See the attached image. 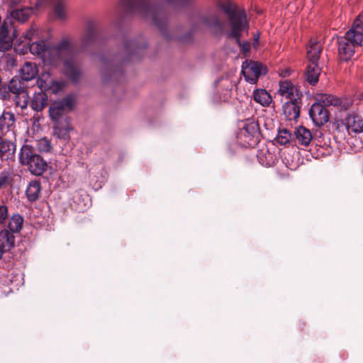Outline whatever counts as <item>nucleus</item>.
<instances>
[{"label": "nucleus", "mask_w": 363, "mask_h": 363, "mask_svg": "<svg viewBox=\"0 0 363 363\" xmlns=\"http://www.w3.org/2000/svg\"><path fill=\"white\" fill-rule=\"evenodd\" d=\"M27 47L33 55H38L45 65L57 66L63 62L66 77L74 83L79 82L82 75L81 65L68 40H62L55 46H50L48 40H37Z\"/></svg>", "instance_id": "nucleus-1"}, {"label": "nucleus", "mask_w": 363, "mask_h": 363, "mask_svg": "<svg viewBox=\"0 0 363 363\" xmlns=\"http://www.w3.org/2000/svg\"><path fill=\"white\" fill-rule=\"evenodd\" d=\"M192 0H121L118 9L126 15H139L145 21L157 27L167 38V13L164 6L182 7Z\"/></svg>", "instance_id": "nucleus-2"}, {"label": "nucleus", "mask_w": 363, "mask_h": 363, "mask_svg": "<svg viewBox=\"0 0 363 363\" xmlns=\"http://www.w3.org/2000/svg\"><path fill=\"white\" fill-rule=\"evenodd\" d=\"M355 45H363V11L355 18L351 28L338 43V52L343 61L352 58Z\"/></svg>", "instance_id": "nucleus-3"}, {"label": "nucleus", "mask_w": 363, "mask_h": 363, "mask_svg": "<svg viewBox=\"0 0 363 363\" xmlns=\"http://www.w3.org/2000/svg\"><path fill=\"white\" fill-rule=\"evenodd\" d=\"M219 6L228 16L231 35L238 38L241 30H248L249 26L247 16L243 9H239L230 0L220 3Z\"/></svg>", "instance_id": "nucleus-4"}, {"label": "nucleus", "mask_w": 363, "mask_h": 363, "mask_svg": "<svg viewBox=\"0 0 363 363\" xmlns=\"http://www.w3.org/2000/svg\"><path fill=\"white\" fill-rule=\"evenodd\" d=\"M40 92L35 93L30 101V107L35 111H42L47 105L48 96L43 91H50L56 94L61 89L60 84L52 79L49 73L43 74L37 80Z\"/></svg>", "instance_id": "nucleus-5"}, {"label": "nucleus", "mask_w": 363, "mask_h": 363, "mask_svg": "<svg viewBox=\"0 0 363 363\" xmlns=\"http://www.w3.org/2000/svg\"><path fill=\"white\" fill-rule=\"evenodd\" d=\"M19 160L22 164L28 166L30 173L34 175L40 176L47 170V162L28 145L22 147Z\"/></svg>", "instance_id": "nucleus-6"}, {"label": "nucleus", "mask_w": 363, "mask_h": 363, "mask_svg": "<svg viewBox=\"0 0 363 363\" xmlns=\"http://www.w3.org/2000/svg\"><path fill=\"white\" fill-rule=\"evenodd\" d=\"M10 91L12 94V101H15L17 106L24 109L28 104V91L25 82L19 78H13L9 82Z\"/></svg>", "instance_id": "nucleus-7"}, {"label": "nucleus", "mask_w": 363, "mask_h": 363, "mask_svg": "<svg viewBox=\"0 0 363 363\" xmlns=\"http://www.w3.org/2000/svg\"><path fill=\"white\" fill-rule=\"evenodd\" d=\"M99 39V31L96 23L93 20L86 22L84 30L80 36L79 45L85 50L95 45Z\"/></svg>", "instance_id": "nucleus-8"}, {"label": "nucleus", "mask_w": 363, "mask_h": 363, "mask_svg": "<svg viewBox=\"0 0 363 363\" xmlns=\"http://www.w3.org/2000/svg\"><path fill=\"white\" fill-rule=\"evenodd\" d=\"M74 105V99L67 96L60 101H54L49 108L51 119L59 123V121L68 112L72 110Z\"/></svg>", "instance_id": "nucleus-9"}, {"label": "nucleus", "mask_w": 363, "mask_h": 363, "mask_svg": "<svg viewBox=\"0 0 363 363\" xmlns=\"http://www.w3.org/2000/svg\"><path fill=\"white\" fill-rule=\"evenodd\" d=\"M242 73L247 82L256 84L258 78L267 73V67L260 62L246 60L242 64Z\"/></svg>", "instance_id": "nucleus-10"}, {"label": "nucleus", "mask_w": 363, "mask_h": 363, "mask_svg": "<svg viewBox=\"0 0 363 363\" xmlns=\"http://www.w3.org/2000/svg\"><path fill=\"white\" fill-rule=\"evenodd\" d=\"M191 21L195 23V28H201L206 26L209 28L222 31L223 25L216 13H209L207 15L194 14L191 17Z\"/></svg>", "instance_id": "nucleus-11"}, {"label": "nucleus", "mask_w": 363, "mask_h": 363, "mask_svg": "<svg viewBox=\"0 0 363 363\" xmlns=\"http://www.w3.org/2000/svg\"><path fill=\"white\" fill-rule=\"evenodd\" d=\"M259 135V125L252 119L246 120L240 130V138L244 137L245 142L249 145L255 144Z\"/></svg>", "instance_id": "nucleus-12"}, {"label": "nucleus", "mask_w": 363, "mask_h": 363, "mask_svg": "<svg viewBox=\"0 0 363 363\" xmlns=\"http://www.w3.org/2000/svg\"><path fill=\"white\" fill-rule=\"evenodd\" d=\"M147 44L142 38L127 40L124 43V50L127 60H138Z\"/></svg>", "instance_id": "nucleus-13"}, {"label": "nucleus", "mask_w": 363, "mask_h": 363, "mask_svg": "<svg viewBox=\"0 0 363 363\" xmlns=\"http://www.w3.org/2000/svg\"><path fill=\"white\" fill-rule=\"evenodd\" d=\"M309 115L313 123L318 126L323 125L329 119L328 110L318 102L311 106Z\"/></svg>", "instance_id": "nucleus-14"}, {"label": "nucleus", "mask_w": 363, "mask_h": 363, "mask_svg": "<svg viewBox=\"0 0 363 363\" xmlns=\"http://www.w3.org/2000/svg\"><path fill=\"white\" fill-rule=\"evenodd\" d=\"M342 123L349 133H361L363 132V118L357 114H348L342 120Z\"/></svg>", "instance_id": "nucleus-15"}, {"label": "nucleus", "mask_w": 363, "mask_h": 363, "mask_svg": "<svg viewBox=\"0 0 363 363\" xmlns=\"http://www.w3.org/2000/svg\"><path fill=\"white\" fill-rule=\"evenodd\" d=\"M11 21H4L0 26V51L5 52L11 48L13 39L9 36Z\"/></svg>", "instance_id": "nucleus-16"}, {"label": "nucleus", "mask_w": 363, "mask_h": 363, "mask_svg": "<svg viewBox=\"0 0 363 363\" xmlns=\"http://www.w3.org/2000/svg\"><path fill=\"white\" fill-rule=\"evenodd\" d=\"M321 68L318 63L310 62L306 66L304 78L310 85H315L319 79Z\"/></svg>", "instance_id": "nucleus-17"}, {"label": "nucleus", "mask_w": 363, "mask_h": 363, "mask_svg": "<svg viewBox=\"0 0 363 363\" xmlns=\"http://www.w3.org/2000/svg\"><path fill=\"white\" fill-rule=\"evenodd\" d=\"M298 99H291L283 106V111L289 121L296 120L300 115V106Z\"/></svg>", "instance_id": "nucleus-18"}, {"label": "nucleus", "mask_w": 363, "mask_h": 363, "mask_svg": "<svg viewBox=\"0 0 363 363\" xmlns=\"http://www.w3.org/2000/svg\"><path fill=\"white\" fill-rule=\"evenodd\" d=\"M15 238L12 235L7 229H4L0 231V259L2 255L13 247Z\"/></svg>", "instance_id": "nucleus-19"}, {"label": "nucleus", "mask_w": 363, "mask_h": 363, "mask_svg": "<svg viewBox=\"0 0 363 363\" xmlns=\"http://www.w3.org/2000/svg\"><path fill=\"white\" fill-rule=\"evenodd\" d=\"M38 73V69L35 63L26 62L21 68L20 74L21 80L23 82H28L36 77Z\"/></svg>", "instance_id": "nucleus-20"}, {"label": "nucleus", "mask_w": 363, "mask_h": 363, "mask_svg": "<svg viewBox=\"0 0 363 363\" xmlns=\"http://www.w3.org/2000/svg\"><path fill=\"white\" fill-rule=\"evenodd\" d=\"M15 150L16 145L12 142L0 138V158L2 161L11 160Z\"/></svg>", "instance_id": "nucleus-21"}, {"label": "nucleus", "mask_w": 363, "mask_h": 363, "mask_svg": "<svg viewBox=\"0 0 363 363\" xmlns=\"http://www.w3.org/2000/svg\"><path fill=\"white\" fill-rule=\"evenodd\" d=\"M279 93L286 99H296L297 89L292 84L290 81L284 80L279 82Z\"/></svg>", "instance_id": "nucleus-22"}, {"label": "nucleus", "mask_w": 363, "mask_h": 363, "mask_svg": "<svg viewBox=\"0 0 363 363\" xmlns=\"http://www.w3.org/2000/svg\"><path fill=\"white\" fill-rule=\"evenodd\" d=\"M294 135L298 143L303 146H308L313 138L311 131L303 126L298 127Z\"/></svg>", "instance_id": "nucleus-23"}, {"label": "nucleus", "mask_w": 363, "mask_h": 363, "mask_svg": "<svg viewBox=\"0 0 363 363\" xmlns=\"http://www.w3.org/2000/svg\"><path fill=\"white\" fill-rule=\"evenodd\" d=\"M34 8L32 6H24L21 9H16L11 11V16L21 22L26 21L33 13Z\"/></svg>", "instance_id": "nucleus-24"}, {"label": "nucleus", "mask_w": 363, "mask_h": 363, "mask_svg": "<svg viewBox=\"0 0 363 363\" xmlns=\"http://www.w3.org/2000/svg\"><path fill=\"white\" fill-rule=\"evenodd\" d=\"M7 227L9 230H7L12 235L13 233H19L23 227V218L18 213L13 214L9 219Z\"/></svg>", "instance_id": "nucleus-25"}, {"label": "nucleus", "mask_w": 363, "mask_h": 363, "mask_svg": "<svg viewBox=\"0 0 363 363\" xmlns=\"http://www.w3.org/2000/svg\"><path fill=\"white\" fill-rule=\"evenodd\" d=\"M41 191L40 183L38 181H31L26 191L28 199L30 201H35L39 199Z\"/></svg>", "instance_id": "nucleus-26"}, {"label": "nucleus", "mask_w": 363, "mask_h": 363, "mask_svg": "<svg viewBox=\"0 0 363 363\" xmlns=\"http://www.w3.org/2000/svg\"><path fill=\"white\" fill-rule=\"evenodd\" d=\"M322 51L321 45L318 42H311L308 47L307 57L310 62L318 63Z\"/></svg>", "instance_id": "nucleus-27"}, {"label": "nucleus", "mask_w": 363, "mask_h": 363, "mask_svg": "<svg viewBox=\"0 0 363 363\" xmlns=\"http://www.w3.org/2000/svg\"><path fill=\"white\" fill-rule=\"evenodd\" d=\"M253 99L263 106H267L272 102V97L265 89L255 90L253 93Z\"/></svg>", "instance_id": "nucleus-28"}, {"label": "nucleus", "mask_w": 363, "mask_h": 363, "mask_svg": "<svg viewBox=\"0 0 363 363\" xmlns=\"http://www.w3.org/2000/svg\"><path fill=\"white\" fill-rule=\"evenodd\" d=\"M39 35V31L38 28L32 26L30 29H28L25 33H23V40H21V38L19 40H16L19 44H23L24 47L28 46L31 43V40L34 39H38Z\"/></svg>", "instance_id": "nucleus-29"}, {"label": "nucleus", "mask_w": 363, "mask_h": 363, "mask_svg": "<svg viewBox=\"0 0 363 363\" xmlns=\"http://www.w3.org/2000/svg\"><path fill=\"white\" fill-rule=\"evenodd\" d=\"M70 130L71 127L68 123L65 127H61L59 123H57L54 127V135L65 142L69 141Z\"/></svg>", "instance_id": "nucleus-30"}, {"label": "nucleus", "mask_w": 363, "mask_h": 363, "mask_svg": "<svg viewBox=\"0 0 363 363\" xmlns=\"http://www.w3.org/2000/svg\"><path fill=\"white\" fill-rule=\"evenodd\" d=\"M53 11L60 20H65L67 18V7L62 0H57L53 6Z\"/></svg>", "instance_id": "nucleus-31"}, {"label": "nucleus", "mask_w": 363, "mask_h": 363, "mask_svg": "<svg viewBox=\"0 0 363 363\" xmlns=\"http://www.w3.org/2000/svg\"><path fill=\"white\" fill-rule=\"evenodd\" d=\"M318 103H321L324 107L328 106H335L340 104V100L333 95L323 94L320 97Z\"/></svg>", "instance_id": "nucleus-32"}, {"label": "nucleus", "mask_w": 363, "mask_h": 363, "mask_svg": "<svg viewBox=\"0 0 363 363\" xmlns=\"http://www.w3.org/2000/svg\"><path fill=\"white\" fill-rule=\"evenodd\" d=\"M245 30H241L239 33V37L236 38L235 37L231 35V30L227 33V35L228 38H231L235 40L236 43L239 45L240 48L242 49V51L243 52H247L250 50V44L248 41H244L241 42L240 38L242 36V33L245 31Z\"/></svg>", "instance_id": "nucleus-33"}, {"label": "nucleus", "mask_w": 363, "mask_h": 363, "mask_svg": "<svg viewBox=\"0 0 363 363\" xmlns=\"http://www.w3.org/2000/svg\"><path fill=\"white\" fill-rule=\"evenodd\" d=\"M291 136V133L288 130H281L278 133L277 142L281 145H286L289 143Z\"/></svg>", "instance_id": "nucleus-34"}, {"label": "nucleus", "mask_w": 363, "mask_h": 363, "mask_svg": "<svg viewBox=\"0 0 363 363\" xmlns=\"http://www.w3.org/2000/svg\"><path fill=\"white\" fill-rule=\"evenodd\" d=\"M37 147L40 152H48L52 150V145L48 139L43 138L37 142Z\"/></svg>", "instance_id": "nucleus-35"}, {"label": "nucleus", "mask_w": 363, "mask_h": 363, "mask_svg": "<svg viewBox=\"0 0 363 363\" xmlns=\"http://www.w3.org/2000/svg\"><path fill=\"white\" fill-rule=\"evenodd\" d=\"M9 84L6 86L3 85L1 87H0V99L3 100H12V94L11 91H10Z\"/></svg>", "instance_id": "nucleus-36"}, {"label": "nucleus", "mask_w": 363, "mask_h": 363, "mask_svg": "<svg viewBox=\"0 0 363 363\" xmlns=\"http://www.w3.org/2000/svg\"><path fill=\"white\" fill-rule=\"evenodd\" d=\"M8 218V207L4 204H0V225H5Z\"/></svg>", "instance_id": "nucleus-37"}, {"label": "nucleus", "mask_w": 363, "mask_h": 363, "mask_svg": "<svg viewBox=\"0 0 363 363\" xmlns=\"http://www.w3.org/2000/svg\"><path fill=\"white\" fill-rule=\"evenodd\" d=\"M223 85L227 87L225 89V93L223 94V96L220 97V99L223 101H227L228 99L231 96V89H232V84L230 82H229L228 79L224 80Z\"/></svg>", "instance_id": "nucleus-38"}, {"label": "nucleus", "mask_w": 363, "mask_h": 363, "mask_svg": "<svg viewBox=\"0 0 363 363\" xmlns=\"http://www.w3.org/2000/svg\"><path fill=\"white\" fill-rule=\"evenodd\" d=\"M10 175L9 171H4L0 174V188L8 182Z\"/></svg>", "instance_id": "nucleus-39"}, {"label": "nucleus", "mask_w": 363, "mask_h": 363, "mask_svg": "<svg viewBox=\"0 0 363 363\" xmlns=\"http://www.w3.org/2000/svg\"><path fill=\"white\" fill-rule=\"evenodd\" d=\"M23 1V0H9V7L12 10L18 9V7L21 6Z\"/></svg>", "instance_id": "nucleus-40"}, {"label": "nucleus", "mask_w": 363, "mask_h": 363, "mask_svg": "<svg viewBox=\"0 0 363 363\" xmlns=\"http://www.w3.org/2000/svg\"><path fill=\"white\" fill-rule=\"evenodd\" d=\"M253 38H254V45L256 46V44L258 43V41L259 39V33H255Z\"/></svg>", "instance_id": "nucleus-41"}, {"label": "nucleus", "mask_w": 363, "mask_h": 363, "mask_svg": "<svg viewBox=\"0 0 363 363\" xmlns=\"http://www.w3.org/2000/svg\"><path fill=\"white\" fill-rule=\"evenodd\" d=\"M101 77H102L104 81H108L109 80V77H106V70L105 69H102L101 70Z\"/></svg>", "instance_id": "nucleus-42"}, {"label": "nucleus", "mask_w": 363, "mask_h": 363, "mask_svg": "<svg viewBox=\"0 0 363 363\" xmlns=\"http://www.w3.org/2000/svg\"><path fill=\"white\" fill-rule=\"evenodd\" d=\"M118 74V72L117 70H111L110 74V79L115 78Z\"/></svg>", "instance_id": "nucleus-43"}, {"label": "nucleus", "mask_w": 363, "mask_h": 363, "mask_svg": "<svg viewBox=\"0 0 363 363\" xmlns=\"http://www.w3.org/2000/svg\"><path fill=\"white\" fill-rule=\"evenodd\" d=\"M13 38L16 39L18 34H17V31L16 30H13Z\"/></svg>", "instance_id": "nucleus-44"}, {"label": "nucleus", "mask_w": 363, "mask_h": 363, "mask_svg": "<svg viewBox=\"0 0 363 363\" xmlns=\"http://www.w3.org/2000/svg\"><path fill=\"white\" fill-rule=\"evenodd\" d=\"M40 1L41 0H38L37 2H36V4H35V7L38 8L40 6Z\"/></svg>", "instance_id": "nucleus-45"}, {"label": "nucleus", "mask_w": 363, "mask_h": 363, "mask_svg": "<svg viewBox=\"0 0 363 363\" xmlns=\"http://www.w3.org/2000/svg\"><path fill=\"white\" fill-rule=\"evenodd\" d=\"M67 120H68V118L66 116L65 117V121H67Z\"/></svg>", "instance_id": "nucleus-46"}]
</instances>
